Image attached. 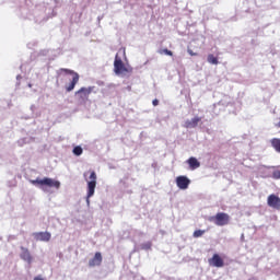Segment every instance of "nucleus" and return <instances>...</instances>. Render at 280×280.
I'll list each match as a JSON object with an SVG mask.
<instances>
[{
	"label": "nucleus",
	"mask_w": 280,
	"mask_h": 280,
	"mask_svg": "<svg viewBox=\"0 0 280 280\" xmlns=\"http://www.w3.org/2000/svg\"><path fill=\"white\" fill-rule=\"evenodd\" d=\"M88 174L89 176V182H88V196H86V202L88 205H91V198L95 195V187H97V174L95 171H89L83 174V176L86 178Z\"/></svg>",
	"instance_id": "f257e3e1"
},
{
	"label": "nucleus",
	"mask_w": 280,
	"mask_h": 280,
	"mask_svg": "<svg viewBox=\"0 0 280 280\" xmlns=\"http://www.w3.org/2000/svg\"><path fill=\"white\" fill-rule=\"evenodd\" d=\"M208 264L214 268H223L224 259H222V257H220L218 254H214L211 258L208 259Z\"/></svg>",
	"instance_id": "6e6552de"
},
{
	"label": "nucleus",
	"mask_w": 280,
	"mask_h": 280,
	"mask_svg": "<svg viewBox=\"0 0 280 280\" xmlns=\"http://www.w3.org/2000/svg\"><path fill=\"white\" fill-rule=\"evenodd\" d=\"M272 178H275V180H280V171L279 170H275L272 172Z\"/></svg>",
	"instance_id": "aec40b11"
},
{
	"label": "nucleus",
	"mask_w": 280,
	"mask_h": 280,
	"mask_svg": "<svg viewBox=\"0 0 280 280\" xmlns=\"http://www.w3.org/2000/svg\"><path fill=\"white\" fill-rule=\"evenodd\" d=\"M102 253L96 252L94 257L89 260L90 268H95V266H102Z\"/></svg>",
	"instance_id": "9b49d317"
},
{
	"label": "nucleus",
	"mask_w": 280,
	"mask_h": 280,
	"mask_svg": "<svg viewBox=\"0 0 280 280\" xmlns=\"http://www.w3.org/2000/svg\"><path fill=\"white\" fill-rule=\"evenodd\" d=\"M82 152V147H74L73 154H75V156H81Z\"/></svg>",
	"instance_id": "f3484780"
},
{
	"label": "nucleus",
	"mask_w": 280,
	"mask_h": 280,
	"mask_svg": "<svg viewBox=\"0 0 280 280\" xmlns=\"http://www.w3.org/2000/svg\"><path fill=\"white\" fill-rule=\"evenodd\" d=\"M33 280H45L43 276H36Z\"/></svg>",
	"instance_id": "4be33fe9"
},
{
	"label": "nucleus",
	"mask_w": 280,
	"mask_h": 280,
	"mask_svg": "<svg viewBox=\"0 0 280 280\" xmlns=\"http://www.w3.org/2000/svg\"><path fill=\"white\" fill-rule=\"evenodd\" d=\"M191 180L187 178V176L180 175L176 177V185L178 189H188Z\"/></svg>",
	"instance_id": "1a4fd4ad"
},
{
	"label": "nucleus",
	"mask_w": 280,
	"mask_h": 280,
	"mask_svg": "<svg viewBox=\"0 0 280 280\" xmlns=\"http://www.w3.org/2000/svg\"><path fill=\"white\" fill-rule=\"evenodd\" d=\"M188 54H189V56H198V54L194 52V50H191V49H188Z\"/></svg>",
	"instance_id": "412c9836"
},
{
	"label": "nucleus",
	"mask_w": 280,
	"mask_h": 280,
	"mask_svg": "<svg viewBox=\"0 0 280 280\" xmlns=\"http://www.w3.org/2000/svg\"><path fill=\"white\" fill-rule=\"evenodd\" d=\"M186 163L189 165L190 170H198V167H200V162L194 156L189 158Z\"/></svg>",
	"instance_id": "4468645a"
},
{
	"label": "nucleus",
	"mask_w": 280,
	"mask_h": 280,
	"mask_svg": "<svg viewBox=\"0 0 280 280\" xmlns=\"http://www.w3.org/2000/svg\"><path fill=\"white\" fill-rule=\"evenodd\" d=\"M59 73H65L66 75H72L71 82L68 85H66L67 93H71V91L75 89V85L78 84V82H80V74L67 68L59 69Z\"/></svg>",
	"instance_id": "f03ea898"
},
{
	"label": "nucleus",
	"mask_w": 280,
	"mask_h": 280,
	"mask_svg": "<svg viewBox=\"0 0 280 280\" xmlns=\"http://www.w3.org/2000/svg\"><path fill=\"white\" fill-rule=\"evenodd\" d=\"M142 250H150L152 248V242H147L141 245Z\"/></svg>",
	"instance_id": "a211bd4d"
},
{
	"label": "nucleus",
	"mask_w": 280,
	"mask_h": 280,
	"mask_svg": "<svg viewBox=\"0 0 280 280\" xmlns=\"http://www.w3.org/2000/svg\"><path fill=\"white\" fill-rule=\"evenodd\" d=\"M152 104H153V106H159V100H153V102H152Z\"/></svg>",
	"instance_id": "5701e85b"
},
{
	"label": "nucleus",
	"mask_w": 280,
	"mask_h": 280,
	"mask_svg": "<svg viewBox=\"0 0 280 280\" xmlns=\"http://www.w3.org/2000/svg\"><path fill=\"white\" fill-rule=\"evenodd\" d=\"M249 280H257V279H255V278H252V279H249Z\"/></svg>",
	"instance_id": "b1692460"
},
{
	"label": "nucleus",
	"mask_w": 280,
	"mask_h": 280,
	"mask_svg": "<svg viewBox=\"0 0 280 280\" xmlns=\"http://www.w3.org/2000/svg\"><path fill=\"white\" fill-rule=\"evenodd\" d=\"M93 86L81 88L75 92V96L81 100V102H86L89 96L93 93Z\"/></svg>",
	"instance_id": "423d86ee"
},
{
	"label": "nucleus",
	"mask_w": 280,
	"mask_h": 280,
	"mask_svg": "<svg viewBox=\"0 0 280 280\" xmlns=\"http://www.w3.org/2000/svg\"><path fill=\"white\" fill-rule=\"evenodd\" d=\"M159 54H165L166 56H174V52H172V50L167 48L160 50Z\"/></svg>",
	"instance_id": "6ab92c4d"
},
{
	"label": "nucleus",
	"mask_w": 280,
	"mask_h": 280,
	"mask_svg": "<svg viewBox=\"0 0 280 280\" xmlns=\"http://www.w3.org/2000/svg\"><path fill=\"white\" fill-rule=\"evenodd\" d=\"M32 185H37L40 189H45V187H55V189H60V182L56 179H51L49 177H45L44 179L37 178L31 180Z\"/></svg>",
	"instance_id": "7ed1b4c3"
},
{
	"label": "nucleus",
	"mask_w": 280,
	"mask_h": 280,
	"mask_svg": "<svg viewBox=\"0 0 280 280\" xmlns=\"http://www.w3.org/2000/svg\"><path fill=\"white\" fill-rule=\"evenodd\" d=\"M114 72L116 73V75H121V73H128V68H126V65H124V61L117 55L114 61Z\"/></svg>",
	"instance_id": "39448f33"
},
{
	"label": "nucleus",
	"mask_w": 280,
	"mask_h": 280,
	"mask_svg": "<svg viewBox=\"0 0 280 280\" xmlns=\"http://www.w3.org/2000/svg\"><path fill=\"white\" fill-rule=\"evenodd\" d=\"M267 205L276 211H280V198L277 195H269L267 198Z\"/></svg>",
	"instance_id": "0eeeda50"
},
{
	"label": "nucleus",
	"mask_w": 280,
	"mask_h": 280,
	"mask_svg": "<svg viewBox=\"0 0 280 280\" xmlns=\"http://www.w3.org/2000/svg\"><path fill=\"white\" fill-rule=\"evenodd\" d=\"M33 236L37 242H49L51 240V233L49 232H36Z\"/></svg>",
	"instance_id": "9d476101"
},
{
	"label": "nucleus",
	"mask_w": 280,
	"mask_h": 280,
	"mask_svg": "<svg viewBox=\"0 0 280 280\" xmlns=\"http://www.w3.org/2000/svg\"><path fill=\"white\" fill-rule=\"evenodd\" d=\"M208 62H209L210 65H218V63H219L217 57L213 56L212 54L208 55Z\"/></svg>",
	"instance_id": "2eb2a0df"
},
{
	"label": "nucleus",
	"mask_w": 280,
	"mask_h": 280,
	"mask_svg": "<svg viewBox=\"0 0 280 280\" xmlns=\"http://www.w3.org/2000/svg\"><path fill=\"white\" fill-rule=\"evenodd\" d=\"M205 233H207L206 230H196L192 234V237H202Z\"/></svg>",
	"instance_id": "dca6fc26"
},
{
	"label": "nucleus",
	"mask_w": 280,
	"mask_h": 280,
	"mask_svg": "<svg viewBox=\"0 0 280 280\" xmlns=\"http://www.w3.org/2000/svg\"><path fill=\"white\" fill-rule=\"evenodd\" d=\"M200 121H201V118L196 116L190 120H186L185 126L186 128H196L198 124H200Z\"/></svg>",
	"instance_id": "ddd939ff"
},
{
	"label": "nucleus",
	"mask_w": 280,
	"mask_h": 280,
	"mask_svg": "<svg viewBox=\"0 0 280 280\" xmlns=\"http://www.w3.org/2000/svg\"><path fill=\"white\" fill-rule=\"evenodd\" d=\"M21 259H23V261H27V264H32V254L30 253V249L25 248V247H21Z\"/></svg>",
	"instance_id": "f8f14e48"
},
{
	"label": "nucleus",
	"mask_w": 280,
	"mask_h": 280,
	"mask_svg": "<svg viewBox=\"0 0 280 280\" xmlns=\"http://www.w3.org/2000/svg\"><path fill=\"white\" fill-rule=\"evenodd\" d=\"M217 226H226L231 222V217L226 212H218L215 215L209 218Z\"/></svg>",
	"instance_id": "20e7f679"
}]
</instances>
